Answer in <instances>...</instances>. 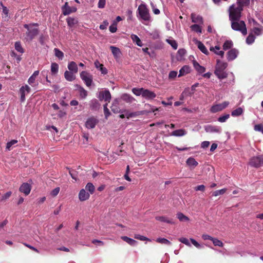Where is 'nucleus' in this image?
Masks as SVG:
<instances>
[{
    "label": "nucleus",
    "instance_id": "nucleus-17",
    "mask_svg": "<svg viewBox=\"0 0 263 263\" xmlns=\"http://www.w3.org/2000/svg\"><path fill=\"white\" fill-rule=\"evenodd\" d=\"M191 16L192 22L199 23L202 25L203 24V18L201 16L199 15H196L195 13H192Z\"/></svg>",
    "mask_w": 263,
    "mask_h": 263
},
{
    "label": "nucleus",
    "instance_id": "nucleus-32",
    "mask_svg": "<svg viewBox=\"0 0 263 263\" xmlns=\"http://www.w3.org/2000/svg\"><path fill=\"white\" fill-rule=\"evenodd\" d=\"M155 219L157 220H158V221H160L161 222H166L167 223H171V224L174 223V222L172 221V220L167 219V218L165 216H156L155 217Z\"/></svg>",
    "mask_w": 263,
    "mask_h": 263
},
{
    "label": "nucleus",
    "instance_id": "nucleus-23",
    "mask_svg": "<svg viewBox=\"0 0 263 263\" xmlns=\"http://www.w3.org/2000/svg\"><path fill=\"white\" fill-rule=\"evenodd\" d=\"M198 46V49L204 54L206 55H208L209 52L205 47V46L204 45V44L199 41H197L196 43Z\"/></svg>",
    "mask_w": 263,
    "mask_h": 263
},
{
    "label": "nucleus",
    "instance_id": "nucleus-16",
    "mask_svg": "<svg viewBox=\"0 0 263 263\" xmlns=\"http://www.w3.org/2000/svg\"><path fill=\"white\" fill-rule=\"evenodd\" d=\"M75 74L71 71L66 70L64 72V78L67 81L71 82L76 79Z\"/></svg>",
    "mask_w": 263,
    "mask_h": 263
},
{
    "label": "nucleus",
    "instance_id": "nucleus-8",
    "mask_svg": "<svg viewBox=\"0 0 263 263\" xmlns=\"http://www.w3.org/2000/svg\"><path fill=\"white\" fill-rule=\"evenodd\" d=\"M98 98L101 101L104 100L105 101L109 102L111 97L109 91L105 90L99 92Z\"/></svg>",
    "mask_w": 263,
    "mask_h": 263
},
{
    "label": "nucleus",
    "instance_id": "nucleus-10",
    "mask_svg": "<svg viewBox=\"0 0 263 263\" xmlns=\"http://www.w3.org/2000/svg\"><path fill=\"white\" fill-rule=\"evenodd\" d=\"M31 190V186L28 183H23L20 187V192L24 193L26 196L29 195Z\"/></svg>",
    "mask_w": 263,
    "mask_h": 263
},
{
    "label": "nucleus",
    "instance_id": "nucleus-24",
    "mask_svg": "<svg viewBox=\"0 0 263 263\" xmlns=\"http://www.w3.org/2000/svg\"><path fill=\"white\" fill-rule=\"evenodd\" d=\"M90 107L91 110H97L99 109L100 104L96 99L92 100L90 102Z\"/></svg>",
    "mask_w": 263,
    "mask_h": 263
},
{
    "label": "nucleus",
    "instance_id": "nucleus-52",
    "mask_svg": "<svg viewBox=\"0 0 263 263\" xmlns=\"http://www.w3.org/2000/svg\"><path fill=\"white\" fill-rule=\"evenodd\" d=\"M212 241H213L214 246L221 247H223V243L221 240H219L217 238H213V240Z\"/></svg>",
    "mask_w": 263,
    "mask_h": 263
},
{
    "label": "nucleus",
    "instance_id": "nucleus-37",
    "mask_svg": "<svg viewBox=\"0 0 263 263\" xmlns=\"http://www.w3.org/2000/svg\"><path fill=\"white\" fill-rule=\"evenodd\" d=\"M71 7L68 5V3L66 2L65 4L62 7L61 9L62 13L64 15H67L68 14L65 13V12H69L70 10Z\"/></svg>",
    "mask_w": 263,
    "mask_h": 263
},
{
    "label": "nucleus",
    "instance_id": "nucleus-30",
    "mask_svg": "<svg viewBox=\"0 0 263 263\" xmlns=\"http://www.w3.org/2000/svg\"><path fill=\"white\" fill-rule=\"evenodd\" d=\"M186 131L183 129H177L173 131L171 135L176 137L183 136L186 134Z\"/></svg>",
    "mask_w": 263,
    "mask_h": 263
},
{
    "label": "nucleus",
    "instance_id": "nucleus-22",
    "mask_svg": "<svg viewBox=\"0 0 263 263\" xmlns=\"http://www.w3.org/2000/svg\"><path fill=\"white\" fill-rule=\"evenodd\" d=\"M68 69L69 71H71L75 73L78 72V65L75 62L71 61L68 63Z\"/></svg>",
    "mask_w": 263,
    "mask_h": 263
},
{
    "label": "nucleus",
    "instance_id": "nucleus-58",
    "mask_svg": "<svg viewBox=\"0 0 263 263\" xmlns=\"http://www.w3.org/2000/svg\"><path fill=\"white\" fill-rule=\"evenodd\" d=\"M107 103H106L105 104H104L103 105V107H104V115H105V118H107V117L110 115V111H109V110L108 109V108L107 107Z\"/></svg>",
    "mask_w": 263,
    "mask_h": 263
},
{
    "label": "nucleus",
    "instance_id": "nucleus-43",
    "mask_svg": "<svg viewBox=\"0 0 263 263\" xmlns=\"http://www.w3.org/2000/svg\"><path fill=\"white\" fill-rule=\"evenodd\" d=\"M15 50L20 53H23L24 52V49L23 48L20 42H16L14 45Z\"/></svg>",
    "mask_w": 263,
    "mask_h": 263
},
{
    "label": "nucleus",
    "instance_id": "nucleus-46",
    "mask_svg": "<svg viewBox=\"0 0 263 263\" xmlns=\"http://www.w3.org/2000/svg\"><path fill=\"white\" fill-rule=\"evenodd\" d=\"M85 189L89 191L90 194H92L94 193L95 188L92 183L89 182L86 184Z\"/></svg>",
    "mask_w": 263,
    "mask_h": 263
},
{
    "label": "nucleus",
    "instance_id": "nucleus-51",
    "mask_svg": "<svg viewBox=\"0 0 263 263\" xmlns=\"http://www.w3.org/2000/svg\"><path fill=\"white\" fill-rule=\"evenodd\" d=\"M230 118L229 114H225L223 116L219 117L218 119V121L220 122L223 123L226 121L227 119Z\"/></svg>",
    "mask_w": 263,
    "mask_h": 263
},
{
    "label": "nucleus",
    "instance_id": "nucleus-27",
    "mask_svg": "<svg viewBox=\"0 0 263 263\" xmlns=\"http://www.w3.org/2000/svg\"><path fill=\"white\" fill-rule=\"evenodd\" d=\"M214 73L219 79H225L228 76V74L224 70L216 69Z\"/></svg>",
    "mask_w": 263,
    "mask_h": 263
},
{
    "label": "nucleus",
    "instance_id": "nucleus-53",
    "mask_svg": "<svg viewBox=\"0 0 263 263\" xmlns=\"http://www.w3.org/2000/svg\"><path fill=\"white\" fill-rule=\"evenodd\" d=\"M134 238L135 239H139V240H142V241L147 240V241H151V240L149 238H148L144 236L140 235L139 234H135L134 236Z\"/></svg>",
    "mask_w": 263,
    "mask_h": 263
},
{
    "label": "nucleus",
    "instance_id": "nucleus-57",
    "mask_svg": "<svg viewBox=\"0 0 263 263\" xmlns=\"http://www.w3.org/2000/svg\"><path fill=\"white\" fill-rule=\"evenodd\" d=\"M178 240L180 242L185 244V245H186V246H187L189 247H191V245L189 240L187 238H186L181 237V238H179Z\"/></svg>",
    "mask_w": 263,
    "mask_h": 263
},
{
    "label": "nucleus",
    "instance_id": "nucleus-41",
    "mask_svg": "<svg viewBox=\"0 0 263 263\" xmlns=\"http://www.w3.org/2000/svg\"><path fill=\"white\" fill-rule=\"evenodd\" d=\"M243 112V110L241 107H238L237 109L232 111L231 115L233 117H237L241 115Z\"/></svg>",
    "mask_w": 263,
    "mask_h": 263
},
{
    "label": "nucleus",
    "instance_id": "nucleus-56",
    "mask_svg": "<svg viewBox=\"0 0 263 263\" xmlns=\"http://www.w3.org/2000/svg\"><path fill=\"white\" fill-rule=\"evenodd\" d=\"M80 96L82 98H85L87 96V91L82 87L80 88Z\"/></svg>",
    "mask_w": 263,
    "mask_h": 263
},
{
    "label": "nucleus",
    "instance_id": "nucleus-59",
    "mask_svg": "<svg viewBox=\"0 0 263 263\" xmlns=\"http://www.w3.org/2000/svg\"><path fill=\"white\" fill-rule=\"evenodd\" d=\"M254 129L256 131L260 132L263 134V125L256 124L254 126Z\"/></svg>",
    "mask_w": 263,
    "mask_h": 263
},
{
    "label": "nucleus",
    "instance_id": "nucleus-15",
    "mask_svg": "<svg viewBox=\"0 0 263 263\" xmlns=\"http://www.w3.org/2000/svg\"><path fill=\"white\" fill-rule=\"evenodd\" d=\"M238 51L236 49H232L227 53V59L228 61L234 60L237 56Z\"/></svg>",
    "mask_w": 263,
    "mask_h": 263
},
{
    "label": "nucleus",
    "instance_id": "nucleus-45",
    "mask_svg": "<svg viewBox=\"0 0 263 263\" xmlns=\"http://www.w3.org/2000/svg\"><path fill=\"white\" fill-rule=\"evenodd\" d=\"M156 242L158 243H162V244H165L167 245H171V242L167 239L164 238H158L156 240Z\"/></svg>",
    "mask_w": 263,
    "mask_h": 263
},
{
    "label": "nucleus",
    "instance_id": "nucleus-49",
    "mask_svg": "<svg viewBox=\"0 0 263 263\" xmlns=\"http://www.w3.org/2000/svg\"><path fill=\"white\" fill-rule=\"evenodd\" d=\"M19 91H20V93L21 95V98H20L21 101L22 102H23L25 100V92H26L25 90L24 89V87L22 86L21 87V88L20 89Z\"/></svg>",
    "mask_w": 263,
    "mask_h": 263
},
{
    "label": "nucleus",
    "instance_id": "nucleus-26",
    "mask_svg": "<svg viewBox=\"0 0 263 263\" xmlns=\"http://www.w3.org/2000/svg\"><path fill=\"white\" fill-rule=\"evenodd\" d=\"M250 0H237L236 4L238 7L240 8H242L243 10V7L248 6L250 5Z\"/></svg>",
    "mask_w": 263,
    "mask_h": 263
},
{
    "label": "nucleus",
    "instance_id": "nucleus-61",
    "mask_svg": "<svg viewBox=\"0 0 263 263\" xmlns=\"http://www.w3.org/2000/svg\"><path fill=\"white\" fill-rule=\"evenodd\" d=\"M11 194L12 192L10 191L6 193L4 195L2 196L1 200H5L8 199L11 196Z\"/></svg>",
    "mask_w": 263,
    "mask_h": 263
},
{
    "label": "nucleus",
    "instance_id": "nucleus-13",
    "mask_svg": "<svg viewBox=\"0 0 263 263\" xmlns=\"http://www.w3.org/2000/svg\"><path fill=\"white\" fill-rule=\"evenodd\" d=\"M90 194L86 192L85 190L82 189L79 194V198L81 201H84L89 199Z\"/></svg>",
    "mask_w": 263,
    "mask_h": 263
},
{
    "label": "nucleus",
    "instance_id": "nucleus-42",
    "mask_svg": "<svg viewBox=\"0 0 263 263\" xmlns=\"http://www.w3.org/2000/svg\"><path fill=\"white\" fill-rule=\"evenodd\" d=\"M66 22L67 23L69 27H72L73 25L76 24L78 22L77 21L75 18H74L73 17H69L67 18Z\"/></svg>",
    "mask_w": 263,
    "mask_h": 263
},
{
    "label": "nucleus",
    "instance_id": "nucleus-62",
    "mask_svg": "<svg viewBox=\"0 0 263 263\" xmlns=\"http://www.w3.org/2000/svg\"><path fill=\"white\" fill-rule=\"evenodd\" d=\"M69 174L70 175L71 177H72V179L77 180V173L76 171H73V170H69Z\"/></svg>",
    "mask_w": 263,
    "mask_h": 263
},
{
    "label": "nucleus",
    "instance_id": "nucleus-14",
    "mask_svg": "<svg viewBox=\"0 0 263 263\" xmlns=\"http://www.w3.org/2000/svg\"><path fill=\"white\" fill-rule=\"evenodd\" d=\"M119 100L115 99L114 101L111 106L110 107L111 110L113 112L117 114V113L121 112V110L119 107ZM123 112V111H122V112Z\"/></svg>",
    "mask_w": 263,
    "mask_h": 263
},
{
    "label": "nucleus",
    "instance_id": "nucleus-55",
    "mask_svg": "<svg viewBox=\"0 0 263 263\" xmlns=\"http://www.w3.org/2000/svg\"><path fill=\"white\" fill-rule=\"evenodd\" d=\"M226 190H227L226 189H223L221 190L215 191L213 192V195L214 196H217L220 195H222L225 193V192H226Z\"/></svg>",
    "mask_w": 263,
    "mask_h": 263
},
{
    "label": "nucleus",
    "instance_id": "nucleus-2",
    "mask_svg": "<svg viewBox=\"0 0 263 263\" xmlns=\"http://www.w3.org/2000/svg\"><path fill=\"white\" fill-rule=\"evenodd\" d=\"M34 26L38 27L39 24L32 23L24 25V27L27 29V31L26 32V39L28 41L32 40L39 34V29L33 28Z\"/></svg>",
    "mask_w": 263,
    "mask_h": 263
},
{
    "label": "nucleus",
    "instance_id": "nucleus-36",
    "mask_svg": "<svg viewBox=\"0 0 263 263\" xmlns=\"http://www.w3.org/2000/svg\"><path fill=\"white\" fill-rule=\"evenodd\" d=\"M59 71V65L56 63H52L51 65V72L52 74H56Z\"/></svg>",
    "mask_w": 263,
    "mask_h": 263
},
{
    "label": "nucleus",
    "instance_id": "nucleus-25",
    "mask_svg": "<svg viewBox=\"0 0 263 263\" xmlns=\"http://www.w3.org/2000/svg\"><path fill=\"white\" fill-rule=\"evenodd\" d=\"M190 72V67L189 66L185 65L183 66L179 70L178 77H181Z\"/></svg>",
    "mask_w": 263,
    "mask_h": 263
},
{
    "label": "nucleus",
    "instance_id": "nucleus-9",
    "mask_svg": "<svg viewBox=\"0 0 263 263\" xmlns=\"http://www.w3.org/2000/svg\"><path fill=\"white\" fill-rule=\"evenodd\" d=\"M98 123V120L94 117H91L87 119L85 122V126L88 129L94 128Z\"/></svg>",
    "mask_w": 263,
    "mask_h": 263
},
{
    "label": "nucleus",
    "instance_id": "nucleus-60",
    "mask_svg": "<svg viewBox=\"0 0 263 263\" xmlns=\"http://www.w3.org/2000/svg\"><path fill=\"white\" fill-rule=\"evenodd\" d=\"M117 23L114 22L109 27V31L111 33H115L117 31Z\"/></svg>",
    "mask_w": 263,
    "mask_h": 263
},
{
    "label": "nucleus",
    "instance_id": "nucleus-6",
    "mask_svg": "<svg viewBox=\"0 0 263 263\" xmlns=\"http://www.w3.org/2000/svg\"><path fill=\"white\" fill-rule=\"evenodd\" d=\"M80 76L87 86H91L92 82V76L86 71H82Z\"/></svg>",
    "mask_w": 263,
    "mask_h": 263
},
{
    "label": "nucleus",
    "instance_id": "nucleus-1",
    "mask_svg": "<svg viewBox=\"0 0 263 263\" xmlns=\"http://www.w3.org/2000/svg\"><path fill=\"white\" fill-rule=\"evenodd\" d=\"M242 11V8H239L235 4L231 5L228 9L229 20L230 21H239Z\"/></svg>",
    "mask_w": 263,
    "mask_h": 263
},
{
    "label": "nucleus",
    "instance_id": "nucleus-38",
    "mask_svg": "<svg viewBox=\"0 0 263 263\" xmlns=\"http://www.w3.org/2000/svg\"><path fill=\"white\" fill-rule=\"evenodd\" d=\"M255 36L252 33H250L246 39V43L249 44H252L255 41Z\"/></svg>",
    "mask_w": 263,
    "mask_h": 263
},
{
    "label": "nucleus",
    "instance_id": "nucleus-19",
    "mask_svg": "<svg viewBox=\"0 0 263 263\" xmlns=\"http://www.w3.org/2000/svg\"><path fill=\"white\" fill-rule=\"evenodd\" d=\"M193 64L194 68L199 73H202L205 72V68L201 65L196 61H193Z\"/></svg>",
    "mask_w": 263,
    "mask_h": 263
},
{
    "label": "nucleus",
    "instance_id": "nucleus-7",
    "mask_svg": "<svg viewBox=\"0 0 263 263\" xmlns=\"http://www.w3.org/2000/svg\"><path fill=\"white\" fill-rule=\"evenodd\" d=\"M229 104L228 101H224L222 103L213 105L211 108V111L213 113H216L226 108Z\"/></svg>",
    "mask_w": 263,
    "mask_h": 263
},
{
    "label": "nucleus",
    "instance_id": "nucleus-3",
    "mask_svg": "<svg viewBox=\"0 0 263 263\" xmlns=\"http://www.w3.org/2000/svg\"><path fill=\"white\" fill-rule=\"evenodd\" d=\"M231 22L232 29L241 32L243 35L247 34L246 25L243 21L239 20V21H231Z\"/></svg>",
    "mask_w": 263,
    "mask_h": 263
},
{
    "label": "nucleus",
    "instance_id": "nucleus-44",
    "mask_svg": "<svg viewBox=\"0 0 263 263\" xmlns=\"http://www.w3.org/2000/svg\"><path fill=\"white\" fill-rule=\"evenodd\" d=\"M177 217L180 221H187L189 220V218L182 213H177Z\"/></svg>",
    "mask_w": 263,
    "mask_h": 263
},
{
    "label": "nucleus",
    "instance_id": "nucleus-31",
    "mask_svg": "<svg viewBox=\"0 0 263 263\" xmlns=\"http://www.w3.org/2000/svg\"><path fill=\"white\" fill-rule=\"evenodd\" d=\"M110 49L115 58H118L120 56L121 51L119 48L111 46Z\"/></svg>",
    "mask_w": 263,
    "mask_h": 263
},
{
    "label": "nucleus",
    "instance_id": "nucleus-54",
    "mask_svg": "<svg viewBox=\"0 0 263 263\" xmlns=\"http://www.w3.org/2000/svg\"><path fill=\"white\" fill-rule=\"evenodd\" d=\"M17 142L18 141L17 140H12L8 142L6 145V149H7L8 150H10L11 146L16 144Z\"/></svg>",
    "mask_w": 263,
    "mask_h": 263
},
{
    "label": "nucleus",
    "instance_id": "nucleus-50",
    "mask_svg": "<svg viewBox=\"0 0 263 263\" xmlns=\"http://www.w3.org/2000/svg\"><path fill=\"white\" fill-rule=\"evenodd\" d=\"M166 42L172 47L174 49H177L178 44L175 40L167 39Z\"/></svg>",
    "mask_w": 263,
    "mask_h": 263
},
{
    "label": "nucleus",
    "instance_id": "nucleus-12",
    "mask_svg": "<svg viewBox=\"0 0 263 263\" xmlns=\"http://www.w3.org/2000/svg\"><path fill=\"white\" fill-rule=\"evenodd\" d=\"M142 97L147 100H152L156 98V95L154 92L145 89L143 92Z\"/></svg>",
    "mask_w": 263,
    "mask_h": 263
},
{
    "label": "nucleus",
    "instance_id": "nucleus-33",
    "mask_svg": "<svg viewBox=\"0 0 263 263\" xmlns=\"http://www.w3.org/2000/svg\"><path fill=\"white\" fill-rule=\"evenodd\" d=\"M131 39H132L133 41L134 42H136V44L140 47H141L142 46V43L140 39V38L136 34H132L131 35Z\"/></svg>",
    "mask_w": 263,
    "mask_h": 263
},
{
    "label": "nucleus",
    "instance_id": "nucleus-28",
    "mask_svg": "<svg viewBox=\"0 0 263 263\" xmlns=\"http://www.w3.org/2000/svg\"><path fill=\"white\" fill-rule=\"evenodd\" d=\"M186 163L189 166L193 167V168L197 166L198 164V163L193 157H190L188 158L186 161Z\"/></svg>",
    "mask_w": 263,
    "mask_h": 263
},
{
    "label": "nucleus",
    "instance_id": "nucleus-11",
    "mask_svg": "<svg viewBox=\"0 0 263 263\" xmlns=\"http://www.w3.org/2000/svg\"><path fill=\"white\" fill-rule=\"evenodd\" d=\"M204 129L207 133H220L221 129L220 127L212 125H208L204 127Z\"/></svg>",
    "mask_w": 263,
    "mask_h": 263
},
{
    "label": "nucleus",
    "instance_id": "nucleus-63",
    "mask_svg": "<svg viewBox=\"0 0 263 263\" xmlns=\"http://www.w3.org/2000/svg\"><path fill=\"white\" fill-rule=\"evenodd\" d=\"M59 192H60V187H57L55 188L54 189H53L51 192L50 194L53 197H55V196H56L59 194Z\"/></svg>",
    "mask_w": 263,
    "mask_h": 263
},
{
    "label": "nucleus",
    "instance_id": "nucleus-20",
    "mask_svg": "<svg viewBox=\"0 0 263 263\" xmlns=\"http://www.w3.org/2000/svg\"><path fill=\"white\" fill-rule=\"evenodd\" d=\"M124 112H126V116L127 119L130 118L137 117L144 114V111H138L129 113L126 110H124Z\"/></svg>",
    "mask_w": 263,
    "mask_h": 263
},
{
    "label": "nucleus",
    "instance_id": "nucleus-21",
    "mask_svg": "<svg viewBox=\"0 0 263 263\" xmlns=\"http://www.w3.org/2000/svg\"><path fill=\"white\" fill-rule=\"evenodd\" d=\"M263 32V27L261 25H259V26H256L253 27L251 30V32L252 34H254V35L256 36L260 35Z\"/></svg>",
    "mask_w": 263,
    "mask_h": 263
},
{
    "label": "nucleus",
    "instance_id": "nucleus-29",
    "mask_svg": "<svg viewBox=\"0 0 263 263\" xmlns=\"http://www.w3.org/2000/svg\"><path fill=\"white\" fill-rule=\"evenodd\" d=\"M121 239L130 246H134L137 243V241L136 240L128 237L127 236H122Z\"/></svg>",
    "mask_w": 263,
    "mask_h": 263
},
{
    "label": "nucleus",
    "instance_id": "nucleus-48",
    "mask_svg": "<svg viewBox=\"0 0 263 263\" xmlns=\"http://www.w3.org/2000/svg\"><path fill=\"white\" fill-rule=\"evenodd\" d=\"M191 28L192 30L197 32V33H201V27L197 24L192 25L191 26Z\"/></svg>",
    "mask_w": 263,
    "mask_h": 263
},
{
    "label": "nucleus",
    "instance_id": "nucleus-18",
    "mask_svg": "<svg viewBox=\"0 0 263 263\" xmlns=\"http://www.w3.org/2000/svg\"><path fill=\"white\" fill-rule=\"evenodd\" d=\"M95 66L96 68L99 69V70L101 72V73L103 74H106L107 73V69L104 67V65L100 63L99 61L96 60L95 62Z\"/></svg>",
    "mask_w": 263,
    "mask_h": 263
},
{
    "label": "nucleus",
    "instance_id": "nucleus-40",
    "mask_svg": "<svg viewBox=\"0 0 263 263\" xmlns=\"http://www.w3.org/2000/svg\"><path fill=\"white\" fill-rule=\"evenodd\" d=\"M54 51L56 57L58 58L60 60L63 59L64 57V53L62 51L58 48H55L54 49Z\"/></svg>",
    "mask_w": 263,
    "mask_h": 263
},
{
    "label": "nucleus",
    "instance_id": "nucleus-35",
    "mask_svg": "<svg viewBox=\"0 0 263 263\" xmlns=\"http://www.w3.org/2000/svg\"><path fill=\"white\" fill-rule=\"evenodd\" d=\"M217 65L216 68V70H224L227 67L228 65L226 63H221L219 60H217Z\"/></svg>",
    "mask_w": 263,
    "mask_h": 263
},
{
    "label": "nucleus",
    "instance_id": "nucleus-5",
    "mask_svg": "<svg viewBox=\"0 0 263 263\" xmlns=\"http://www.w3.org/2000/svg\"><path fill=\"white\" fill-rule=\"evenodd\" d=\"M251 166L259 167L263 166V155L253 157L249 161Z\"/></svg>",
    "mask_w": 263,
    "mask_h": 263
},
{
    "label": "nucleus",
    "instance_id": "nucleus-64",
    "mask_svg": "<svg viewBox=\"0 0 263 263\" xmlns=\"http://www.w3.org/2000/svg\"><path fill=\"white\" fill-rule=\"evenodd\" d=\"M177 72L176 71H171L168 74V78L170 79H173L176 77Z\"/></svg>",
    "mask_w": 263,
    "mask_h": 263
},
{
    "label": "nucleus",
    "instance_id": "nucleus-47",
    "mask_svg": "<svg viewBox=\"0 0 263 263\" xmlns=\"http://www.w3.org/2000/svg\"><path fill=\"white\" fill-rule=\"evenodd\" d=\"M233 43L231 41H226L223 45V49L225 50H228L232 47Z\"/></svg>",
    "mask_w": 263,
    "mask_h": 263
},
{
    "label": "nucleus",
    "instance_id": "nucleus-39",
    "mask_svg": "<svg viewBox=\"0 0 263 263\" xmlns=\"http://www.w3.org/2000/svg\"><path fill=\"white\" fill-rule=\"evenodd\" d=\"M145 89L143 88H134L132 89V92L136 96H139L141 95L142 96L143 92Z\"/></svg>",
    "mask_w": 263,
    "mask_h": 263
},
{
    "label": "nucleus",
    "instance_id": "nucleus-34",
    "mask_svg": "<svg viewBox=\"0 0 263 263\" xmlns=\"http://www.w3.org/2000/svg\"><path fill=\"white\" fill-rule=\"evenodd\" d=\"M121 98L123 100L127 103H132L135 100L133 97L126 93L123 94Z\"/></svg>",
    "mask_w": 263,
    "mask_h": 263
},
{
    "label": "nucleus",
    "instance_id": "nucleus-4",
    "mask_svg": "<svg viewBox=\"0 0 263 263\" xmlns=\"http://www.w3.org/2000/svg\"><path fill=\"white\" fill-rule=\"evenodd\" d=\"M138 13L140 18L145 21H149L151 15L149 10L145 4H140L137 10Z\"/></svg>",
    "mask_w": 263,
    "mask_h": 263
}]
</instances>
